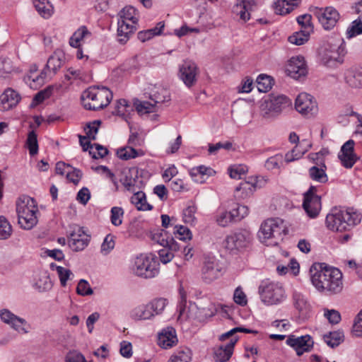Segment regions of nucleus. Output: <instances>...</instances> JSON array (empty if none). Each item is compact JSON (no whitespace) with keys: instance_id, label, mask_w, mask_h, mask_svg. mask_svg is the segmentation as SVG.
Returning <instances> with one entry per match:
<instances>
[{"instance_id":"1","label":"nucleus","mask_w":362,"mask_h":362,"mask_svg":"<svg viewBox=\"0 0 362 362\" xmlns=\"http://www.w3.org/2000/svg\"><path fill=\"white\" fill-rule=\"evenodd\" d=\"M319 269L311 276V281L315 288L326 295L340 293L344 288L341 272L325 264H318Z\"/></svg>"},{"instance_id":"2","label":"nucleus","mask_w":362,"mask_h":362,"mask_svg":"<svg viewBox=\"0 0 362 362\" xmlns=\"http://www.w3.org/2000/svg\"><path fill=\"white\" fill-rule=\"evenodd\" d=\"M361 221V215L354 209L333 208L327 215L325 223L332 231H349Z\"/></svg>"},{"instance_id":"3","label":"nucleus","mask_w":362,"mask_h":362,"mask_svg":"<svg viewBox=\"0 0 362 362\" xmlns=\"http://www.w3.org/2000/svg\"><path fill=\"white\" fill-rule=\"evenodd\" d=\"M286 232L284 221L279 218H272L261 224L257 235L261 243L269 246H275L283 240Z\"/></svg>"},{"instance_id":"4","label":"nucleus","mask_w":362,"mask_h":362,"mask_svg":"<svg viewBox=\"0 0 362 362\" xmlns=\"http://www.w3.org/2000/svg\"><path fill=\"white\" fill-rule=\"evenodd\" d=\"M112 99V93L106 87H89L81 95V101L84 108L94 111L107 106Z\"/></svg>"},{"instance_id":"5","label":"nucleus","mask_w":362,"mask_h":362,"mask_svg":"<svg viewBox=\"0 0 362 362\" xmlns=\"http://www.w3.org/2000/svg\"><path fill=\"white\" fill-rule=\"evenodd\" d=\"M129 269L137 276L151 279L158 274L159 263L154 255L141 254L132 261Z\"/></svg>"},{"instance_id":"6","label":"nucleus","mask_w":362,"mask_h":362,"mask_svg":"<svg viewBox=\"0 0 362 362\" xmlns=\"http://www.w3.org/2000/svg\"><path fill=\"white\" fill-rule=\"evenodd\" d=\"M259 293L262 303L267 305H277L286 299V293L281 284L268 280L263 281L259 286Z\"/></svg>"},{"instance_id":"7","label":"nucleus","mask_w":362,"mask_h":362,"mask_svg":"<svg viewBox=\"0 0 362 362\" xmlns=\"http://www.w3.org/2000/svg\"><path fill=\"white\" fill-rule=\"evenodd\" d=\"M252 235L247 230H240L227 235L223 242V247L230 254H237L251 245Z\"/></svg>"},{"instance_id":"8","label":"nucleus","mask_w":362,"mask_h":362,"mask_svg":"<svg viewBox=\"0 0 362 362\" xmlns=\"http://www.w3.org/2000/svg\"><path fill=\"white\" fill-rule=\"evenodd\" d=\"M184 301L186 303V300H184L183 296H182V300L180 305V317L185 315L186 313L187 318L196 319L199 322H202L216 314V310L215 305L211 302H207L205 305L202 302L190 303L186 312L185 308H182V305Z\"/></svg>"},{"instance_id":"9","label":"nucleus","mask_w":362,"mask_h":362,"mask_svg":"<svg viewBox=\"0 0 362 362\" xmlns=\"http://www.w3.org/2000/svg\"><path fill=\"white\" fill-rule=\"evenodd\" d=\"M291 100L284 95L271 94L262 105L264 117H270L279 115L284 110L291 106Z\"/></svg>"},{"instance_id":"10","label":"nucleus","mask_w":362,"mask_h":362,"mask_svg":"<svg viewBox=\"0 0 362 362\" xmlns=\"http://www.w3.org/2000/svg\"><path fill=\"white\" fill-rule=\"evenodd\" d=\"M322 189L320 186L311 185L303 194V208L311 218H316L321 211V196L319 193Z\"/></svg>"},{"instance_id":"11","label":"nucleus","mask_w":362,"mask_h":362,"mask_svg":"<svg viewBox=\"0 0 362 362\" xmlns=\"http://www.w3.org/2000/svg\"><path fill=\"white\" fill-rule=\"evenodd\" d=\"M343 52L340 45L327 43L320 48L319 56L325 65L332 66L337 62H342Z\"/></svg>"},{"instance_id":"12","label":"nucleus","mask_w":362,"mask_h":362,"mask_svg":"<svg viewBox=\"0 0 362 362\" xmlns=\"http://www.w3.org/2000/svg\"><path fill=\"white\" fill-rule=\"evenodd\" d=\"M314 15L325 30H330L334 28L338 22L340 15L334 7L315 8Z\"/></svg>"},{"instance_id":"13","label":"nucleus","mask_w":362,"mask_h":362,"mask_svg":"<svg viewBox=\"0 0 362 362\" xmlns=\"http://www.w3.org/2000/svg\"><path fill=\"white\" fill-rule=\"evenodd\" d=\"M296 110L303 115L310 117L317 112V105L311 95L300 93L295 101Z\"/></svg>"},{"instance_id":"14","label":"nucleus","mask_w":362,"mask_h":362,"mask_svg":"<svg viewBox=\"0 0 362 362\" xmlns=\"http://www.w3.org/2000/svg\"><path fill=\"white\" fill-rule=\"evenodd\" d=\"M222 274V267L215 257L204 259L202 269V279L206 283H211Z\"/></svg>"},{"instance_id":"15","label":"nucleus","mask_w":362,"mask_h":362,"mask_svg":"<svg viewBox=\"0 0 362 362\" xmlns=\"http://www.w3.org/2000/svg\"><path fill=\"white\" fill-rule=\"evenodd\" d=\"M0 317L4 323L10 325L18 332L23 334L28 333L30 326L27 321L25 319L14 315L9 310H1L0 311Z\"/></svg>"},{"instance_id":"16","label":"nucleus","mask_w":362,"mask_h":362,"mask_svg":"<svg viewBox=\"0 0 362 362\" xmlns=\"http://www.w3.org/2000/svg\"><path fill=\"white\" fill-rule=\"evenodd\" d=\"M198 74L199 68L192 61H185L180 66L179 78L188 88L195 84Z\"/></svg>"},{"instance_id":"17","label":"nucleus","mask_w":362,"mask_h":362,"mask_svg":"<svg viewBox=\"0 0 362 362\" xmlns=\"http://www.w3.org/2000/svg\"><path fill=\"white\" fill-rule=\"evenodd\" d=\"M124 176L121 179V182L124 188L131 192L141 189L144 186V182L141 177L139 176V170L136 168H132L124 171Z\"/></svg>"},{"instance_id":"18","label":"nucleus","mask_w":362,"mask_h":362,"mask_svg":"<svg viewBox=\"0 0 362 362\" xmlns=\"http://www.w3.org/2000/svg\"><path fill=\"white\" fill-rule=\"evenodd\" d=\"M313 340L310 335L296 337L289 335L286 339V344L293 348L298 356H301L304 352L310 351L313 346Z\"/></svg>"},{"instance_id":"19","label":"nucleus","mask_w":362,"mask_h":362,"mask_svg":"<svg viewBox=\"0 0 362 362\" xmlns=\"http://www.w3.org/2000/svg\"><path fill=\"white\" fill-rule=\"evenodd\" d=\"M89 241V236L85 233L83 228L76 226L70 233L68 243L72 250L77 252L86 247Z\"/></svg>"},{"instance_id":"20","label":"nucleus","mask_w":362,"mask_h":362,"mask_svg":"<svg viewBox=\"0 0 362 362\" xmlns=\"http://www.w3.org/2000/svg\"><path fill=\"white\" fill-rule=\"evenodd\" d=\"M354 141L350 139L345 142L338 154L341 165L346 168H351L358 158L354 153Z\"/></svg>"},{"instance_id":"21","label":"nucleus","mask_w":362,"mask_h":362,"mask_svg":"<svg viewBox=\"0 0 362 362\" xmlns=\"http://www.w3.org/2000/svg\"><path fill=\"white\" fill-rule=\"evenodd\" d=\"M238 337H233L228 341L214 348V358L216 362L228 361L233 353Z\"/></svg>"},{"instance_id":"22","label":"nucleus","mask_w":362,"mask_h":362,"mask_svg":"<svg viewBox=\"0 0 362 362\" xmlns=\"http://www.w3.org/2000/svg\"><path fill=\"white\" fill-rule=\"evenodd\" d=\"M286 71L291 77L296 79L305 76L307 74V66L304 57L302 56L291 57L287 64Z\"/></svg>"},{"instance_id":"23","label":"nucleus","mask_w":362,"mask_h":362,"mask_svg":"<svg viewBox=\"0 0 362 362\" xmlns=\"http://www.w3.org/2000/svg\"><path fill=\"white\" fill-rule=\"evenodd\" d=\"M345 81L352 88H362V64L348 69L345 73Z\"/></svg>"},{"instance_id":"24","label":"nucleus","mask_w":362,"mask_h":362,"mask_svg":"<svg viewBox=\"0 0 362 362\" xmlns=\"http://www.w3.org/2000/svg\"><path fill=\"white\" fill-rule=\"evenodd\" d=\"M177 338L175 330L173 327L163 329L158 336V344L163 349H169L176 345Z\"/></svg>"},{"instance_id":"25","label":"nucleus","mask_w":362,"mask_h":362,"mask_svg":"<svg viewBox=\"0 0 362 362\" xmlns=\"http://www.w3.org/2000/svg\"><path fill=\"white\" fill-rule=\"evenodd\" d=\"M33 211H38L37 206L34 199L30 197H23L18 199L16 203V212L18 216L23 214H29Z\"/></svg>"},{"instance_id":"26","label":"nucleus","mask_w":362,"mask_h":362,"mask_svg":"<svg viewBox=\"0 0 362 362\" xmlns=\"http://www.w3.org/2000/svg\"><path fill=\"white\" fill-rule=\"evenodd\" d=\"M136 30V25L118 21L117 36L121 44H125Z\"/></svg>"},{"instance_id":"27","label":"nucleus","mask_w":362,"mask_h":362,"mask_svg":"<svg viewBox=\"0 0 362 362\" xmlns=\"http://www.w3.org/2000/svg\"><path fill=\"white\" fill-rule=\"evenodd\" d=\"M256 189V185L253 182L243 181L235 190V197L240 199H245L252 195Z\"/></svg>"},{"instance_id":"28","label":"nucleus","mask_w":362,"mask_h":362,"mask_svg":"<svg viewBox=\"0 0 362 362\" xmlns=\"http://www.w3.org/2000/svg\"><path fill=\"white\" fill-rule=\"evenodd\" d=\"M326 170L327 166L325 164H322V165H313L308 170L309 177L313 181L325 184L328 181Z\"/></svg>"},{"instance_id":"29","label":"nucleus","mask_w":362,"mask_h":362,"mask_svg":"<svg viewBox=\"0 0 362 362\" xmlns=\"http://www.w3.org/2000/svg\"><path fill=\"white\" fill-rule=\"evenodd\" d=\"M0 100L4 105V109H10L18 105L21 100V96L14 90L8 88L1 95Z\"/></svg>"},{"instance_id":"30","label":"nucleus","mask_w":362,"mask_h":362,"mask_svg":"<svg viewBox=\"0 0 362 362\" xmlns=\"http://www.w3.org/2000/svg\"><path fill=\"white\" fill-rule=\"evenodd\" d=\"M130 201L139 211H150L153 206L146 201V194L140 189L133 192Z\"/></svg>"},{"instance_id":"31","label":"nucleus","mask_w":362,"mask_h":362,"mask_svg":"<svg viewBox=\"0 0 362 362\" xmlns=\"http://www.w3.org/2000/svg\"><path fill=\"white\" fill-rule=\"evenodd\" d=\"M301 0H276L274 2L275 12L279 15H286L298 6Z\"/></svg>"},{"instance_id":"32","label":"nucleus","mask_w":362,"mask_h":362,"mask_svg":"<svg viewBox=\"0 0 362 362\" xmlns=\"http://www.w3.org/2000/svg\"><path fill=\"white\" fill-rule=\"evenodd\" d=\"M130 316L134 320H146L153 317L148 303L141 304L133 308Z\"/></svg>"},{"instance_id":"33","label":"nucleus","mask_w":362,"mask_h":362,"mask_svg":"<svg viewBox=\"0 0 362 362\" xmlns=\"http://www.w3.org/2000/svg\"><path fill=\"white\" fill-rule=\"evenodd\" d=\"M90 37L91 33L88 30V28L86 26H81L75 31L71 37L69 44L73 47L79 48L81 47V42L90 39Z\"/></svg>"},{"instance_id":"34","label":"nucleus","mask_w":362,"mask_h":362,"mask_svg":"<svg viewBox=\"0 0 362 362\" xmlns=\"http://www.w3.org/2000/svg\"><path fill=\"white\" fill-rule=\"evenodd\" d=\"M33 5L44 18H49L54 13V6L49 0H33Z\"/></svg>"},{"instance_id":"35","label":"nucleus","mask_w":362,"mask_h":362,"mask_svg":"<svg viewBox=\"0 0 362 362\" xmlns=\"http://www.w3.org/2000/svg\"><path fill=\"white\" fill-rule=\"evenodd\" d=\"M34 286L39 292L47 291L52 288V284L47 272L42 271L38 274Z\"/></svg>"},{"instance_id":"36","label":"nucleus","mask_w":362,"mask_h":362,"mask_svg":"<svg viewBox=\"0 0 362 362\" xmlns=\"http://www.w3.org/2000/svg\"><path fill=\"white\" fill-rule=\"evenodd\" d=\"M254 5V1H242L234 6L233 12L237 13L242 20L246 21L250 18L249 11Z\"/></svg>"},{"instance_id":"37","label":"nucleus","mask_w":362,"mask_h":362,"mask_svg":"<svg viewBox=\"0 0 362 362\" xmlns=\"http://www.w3.org/2000/svg\"><path fill=\"white\" fill-rule=\"evenodd\" d=\"M164 26L163 22H158L153 28L139 32L137 35L138 39L143 42L149 40L154 36L160 35Z\"/></svg>"},{"instance_id":"38","label":"nucleus","mask_w":362,"mask_h":362,"mask_svg":"<svg viewBox=\"0 0 362 362\" xmlns=\"http://www.w3.org/2000/svg\"><path fill=\"white\" fill-rule=\"evenodd\" d=\"M119 18L118 21H124L132 24L136 25L138 17L136 16V10L132 6L124 7L118 14Z\"/></svg>"},{"instance_id":"39","label":"nucleus","mask_w":362,"mask_h":362,"mask_svg":"<svg viewBox=\"0 0 362 362\" xmlns=\"http://www.w3.org/2000/svg\"><path fill=\"white\" fill-rule=\"evenodd\" d=\"M37 211H33L29 214H23L18 217V223L21 226L26 230L33 228L37 223Z\"/></svg>"},{"instance_id":"40","label":"nucleus","mask_w":362,"mask_h":362,"mask_svg":"<svg viewBox=\"0 0 362 362\" xmlns=\"http://www.w3.org/2000/svg\"><path fill=\"white\" fill-rule=\"evenodd\" d=\"M177 250H179L177 243H173V245L163 247L162 249L158 250L160 262L163 264L170 262L174 257V251Z\"/></svg>"},{"instance_id":"41","label":"nucleus","mask_w":362,"mask_h":362,"mask_svg":"<svg viewBox=\"0 0 362 362\" xmlns=\"http://www.w3.org/2000/svg\"><path fill=\"white\" fill-rule=\"evenodd\" d=\"M64 54L61 52H54L51 55L47 62L46 67L52 70L54 74L62 67L64 63Z\"/></svg>"},{"instance_id":"42","label":"nucleus","mask_w":362,"mask_h":362,"mask_svg":"<svg viewBox=\"0 0 362 362\" xmlns=\"http://www.w3.org/2000/svg\"><path fill=\"white\" fill-rule=\"evenodd\" d=\"M344 333L341 330L330 332L324 335L325 342L330 347L339 346L344 341Z\"/></svg>"},{"instance_id":"43","label":"nucleus","mask_w":362,"mask_h":362,"mask_svg":"<svg viewBox=\"0 0 362 362\" xmlns=\"http://www.w3.org/2000/svg\"><path fill=\"white\" fill-rule=\"evenodd\" d=\"M152 240L163 247L177 243L173 237L168 235L164 230H158L152 234Z\"/></svg>"},{"instance_id":"44","label":"nucleus","mask_w":362,"mask_h":362,"mask_svg":"<svg viewBox=\"0 0 362 362\" xmlns=\"http://www.w3.org/2000/svg\"><path fill=\"white\" fill-rule=\"evenodd\" d=\"M292 298L293 305L299 312H306L308 310L309 304L302 293L295 291L293 293Z\"/></svg>"},{"instance_id":"45","label":"nucleus","mask_w":362,"mask_h":362,"mask_svg":"<svg viewBox=\"0 0 362 362\" xmlns=\"http://www.w3.org/2000/svg\"><path fill=\"white\" fill-rule=\"evenodd\" d=\"M273 79L272 77L264 74H260L257 78V89L259 92L266 93L272 86Z\"/></svg>"},{"instance_id":"46","label":"nucleus","mask_w":362,"mask_h":362,"mask_svg":"<svg viewBox=\"0 0 362 362\" xmlns=\"http://www.w3.org/2000/svg\"><path fill=\"white\" fill-rule=\"evenodd\" d=\"M312 33H305L303 30H300L298 32L294 33L293 35L288 37V41L296 45H302L305 43L310 37Z\"/></svg>"},{"instance_id":"47","label":"nucleus","mask_w":362,"mask_h":362,"mask_svg":"<svg viewBox=\"0 0 362 362\" xmlns=\"http://www.w3.org/2000/svg\"><path fill=\"white\" fill-rule=\"evenodd\" d=\"M362 34V17L354 21L346 30V37L350 39Z\"/></svg>"},{"instance_id":"48","label":"nucleus","mask_w":362,"mask_h":362,"mask_svg":"<svg viewBox=\"0 0 362 362\" xmlns=\"http://www.w3.org/2000/svg\"><path fill=\"white\" fill-rule=\"evenodd\" d=\"M167 300L160 298H156L148 303L153 316L160 314L167 305Z\"/></svg>"},{"instance_id":"49","label":"nucleus","mask_w":362,"mask_h":362,"mask_svg":"<svg viewBox=\"0 0 362 362\" xmlns=\"http://www.w3.org/2000/svg\"><path fill=\"white\" fill-rule=\"evenodd\" d=\"M117 156L122 160H127L139 156V152L132 147L125 146L117 151Z\"/></svg>"},{"instance_id":"50","label":"nucleus","mask_w":362,"mask_h":362,"mask_svg":"<svg viewBox=\"0 0 362 362\" xmlns=\"http://www.w3.org/2000/svg\"><path fill=\"white\" fill-rule=\"evenodd\" d=\"M12 234V226L3 216H0V240H6Z\"/></svg>"},{"instance_id":"51","label":"nucleus","mask_w":362,"mask_h":362,"mask_svg":"<svg viewBox=\"0 0 362 362\" xmlns=\"http://www.w3.org/2000/svg\"><path fill=\"white\" fill-rule=\"evenodd\" d=\"M312 16L310 14H303L297 18V22L300 25V30L305 33H313V25L311 23Z\"/></svg>"},{"instance_id":"52","label":"nucleus","mask_w":362,"mask_h":362,"mask_svg":"<svg viewBox=\"0 0 362 362\" xmlns=\"http://www.w3.org/2000/svg\"><path fill=\"white\" fill-rule=\"evenodd\" d=\"M115 238L112 234H108L105 238L100 247V252L103 255H107L112 251L115 245Z\"/></svg>"},{"instance_id":"53","label":"nucleus","mask_w":362,"mask_h":362,"mask_svg":"<svg viewBox=\"0 0 362 362\" xmlns=\"http://www.w3.org/2000/svg\"><path fill=\"white\" fill-rule=\"evenodd\" d=\"M173 234L176 238L181 240H190L192 238L191 231L188 228L183 226H175Z\"/></svg>"},{"instance_id":"54","label":"nucleus","mask_w":362,"mask_h":362,"mask_svg":"<svg viewBox=\"0 0 362 362\" xmlns=\"http://www.w3.org/2000/svg\"><path fill=\"white\" fill-rule=\"evenodd\" d=\"M156 105L148 101H138L135 103L136 111L140 114H148L156 111Z\"/></svg>"},{"instance_id":"55","label":"nucleus","mask_w":362,"mask_h":362,"mask_svg":"<svg viewBox=\"0 0 362 362\" xmlns=\"http://www.w3.org/2000/svg\"><path fill=\"white\" fill-rule=\"evenodd\" d=\"M150 98L156 105V104L169 101L170 100V96L169 92L166 89L160 88L159 90L152 94Z\"/></svg>"},{"instance_id":"56","label":"nucleus","mask_w":362,"mask_h":362,"mask_svg":"<svg viewBox=\"0 0 362 362\" xmlns=\"http://www.w3.org/2000/svg\"><path fill=\"white\" fill-rule=\"evenodd\" d=\"M55 268L62 286L65 287L67 281L71 276H74L73 273L70 269L61 266H56Z\"/></svg>"},{"instance_id":"57","label":"nucleus","mask_w":362,"mask_h":362,"mask_svg":"<svg viewBox=\"0 0 362 362\" xmlns=\"http://www.w3.org/2000/svg\"><path fill=\"white\" fill-rule=\"evenodd\" d=\"M27 145L29 149V153L31 156H34L37 153L38 144L37 139V134L34 131H31L29 132L27 138Z\"/></svg>"},{"instance_id":"58","label":"nucleus","mask_w":362,"mask_h":362,"mask_svg":"<svg viewBox=\"0 0 362 362\" xmlns=\"http://www.w3.org/2000/svg\"><path fill=\"white\" fill-rule=\"evenodd\" d=\"M283 163V156L276 154L269 158L265 162V168L269 170L279 169Z\"/></svg>"},{"instance_id":"59","label":"nucleus","mask_w":362,"mask_h":362,"mask_svg":"<svg viewBox=\"0 0 362 362\" xmlns=\"http://www.w3.org/2000/svg\"><path fill=\"white\" fill-rule=\"evenodd\" d=\"M216 223L221 227H226L230 223L235 221L230 211H223L220 212L216 218Z\"/></svg>"},{"instance_id":"60","label":"nucleus","mask_w":362,"mask_h":362,"mask_svg":"<svg viewBox=\"0 0 362 362\" xmlns=\"http://www.w3.org/2000/svg\"><path fill=\"white\" fill-rule=\"evenodd\" d=\"M110 220L112 225L120 226L122 223L124 210L122 207L114 206L111 209Z\"/></svg>"},{"instance_id":"61","label":"nucleus","mask_w":362,"mask_h":362,"mask_svg":"<svg viewBox=\"0 0 362 362\" xmlns=\"http://www.w3.org/2000/svg\"><path fill=\"white\" fill-rule=\"evenodd\" d=\"M232 216L235 221H240L242 218L247 216L249 213V209L245 205L237 204L236 208L233 209L230 211Z\"/></svg>"},{"instance_id":"62","label":"nucleus","mask_w":362,"mask_h":362,"mask_svg":"<svg viewBox=\"0 0 362 362\" xmlns=\"http://www.w3.org/2000/svg\"><path fill=\"white\" fill-rule=\"evenodd\" d=\"M307 151V149L301 150L300 146H296L293 149L285 155V160L287 163L298 160Z\"/></svg>"},{"instance_id":"63","label":"nucleus","mask_w":362,"mask_h":362,"mask_svg":"<svg viewBox=\"0 0 362 362\" xmlns=\"http://www.w3.org/2000/svg\"><path fill=\"white\" fill-rule=\"evenodd\" d=\"M191 356L188 351H180L173 354L167 362H190Z\"/></svg>"},{"instance_id":"64","label":"nucleus","mask_w":362,"mask_h":362,"mask_svg":"<svg viewBox=\"0 0 362 362\" xmlns=\"http://www.w3.org/2000/svg\"><path fill=\"white\" fill-rule=\"evenodd\" d=\"M65 362H88L85 356L79 351L74 350L69 351L66 357Z\"/></svg>"}]
</instances>
